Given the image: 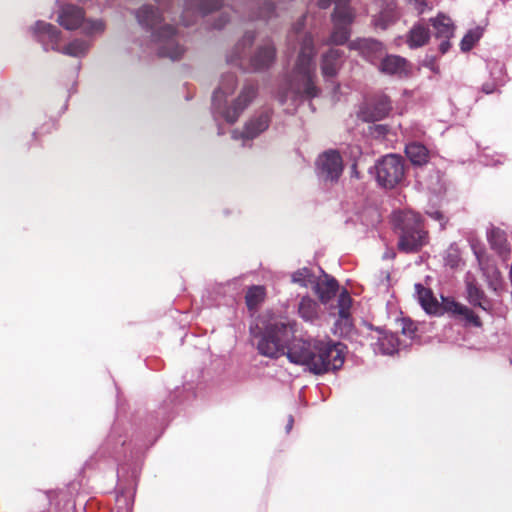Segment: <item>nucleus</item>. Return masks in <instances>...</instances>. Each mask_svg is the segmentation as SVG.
<instances>
[{"label":"nucleus","instance_id":"41","mask_svg":"<svg viewBox=\"0 0 512 512\" xmlns=\"http://www.w3.org/2000/svg\"><path fill=\"white\" fill-rule=\"evenodd\" d=\"M474 253H475V255H476L477 259H478L479 265L482 266L483 265V262H482L483 252L482 251H477V250L474 249ZM481 268H482V270H484L483 267H481Z\"/></svg>","mask_w":512,"mask_h":512},{"label":"nucleus","instance_id":"42","mask_svg":"<svg viewBox=\"0 0 512 512\" xmlns=\"http://www.w3.org/2000/svg\"><path fill=\"white\" fill-rule=\"evenodd\" d=\"M293 422H294L293 417H292V416H290V417H289V419H288L287 427H286L287 432H289V431H290V429L292 428V426H293Z\"/></svg>","mask_w":512,"mask_h":512},{"label":"nucleus","instance_id":"19","mask_svg":"<svg viewBox=\"0 0 512 512\" xmlns=\"http://www.w3.org/2000/svg\"><path fill=\"white\" fill-rule=\"evenodd\" d=\"M237 86V77L233 73H228L222 76L220 85L213 94V104L217 106L228 95H231Z\"/></svg>","mask_w":512,"mask_h":512},{"label":"nucleus","instance_id":"35","mask_svg":"<svg viewBox=\"0 0 512 512\" xmlns=\"http://www.w3.org/2000/svg\"><path fill=\"white\" fill-rule=\"evenodd\" d=\"M427 214L430 218L438 221L440 223V226L442 229L445 228V226L448 222V219L445 217V215L441 211L434 210V211L427 212Z\"/></svg>","mask_w":512,"mask_h":512},{"label":"nucleus","instance_id":"27","mask_svg":"<svg viewBox=\"0 0 512 512\" xmlns=\"http://www.w3.org/2000/svg\"><path fill=\"white\" fill-rule=\"evenodd\" d=\"M265 288L263 286H252L245 295V302L249 310H255L265 299Z\"/></svg>","mask_w":512,"mask_h":512},{"label":"nucleus","instance_id":"10","mask_svg":"<svg viewBox=\"0 0 512 512\" xmlns=\"http://www.w3.org/2000/svg\"><path fill=\"white\" fill-rule=\"evenodd\" d=\"M391 110L390 98L385 94H376L363 104L358 116L365 122H375L387 117Z\"/></svg>","mask_w":512,"mask_h":512},{"label":"nucleus","instance_id":"20","mask_svg":"<svg viewBox=\"0 0 512 512\" xmlns=\"http://www.w3.org/2000/svg\"><path fill=\"white\" fill-rule=\"evenodd\" d=\"M299 316L306 322L313 323L320 316V306L312 298L303 297L298 305Z\"/></svg>","mask_w":512,"mask_h":512},{"label":"nucleus","instance_id":"43","mask_svg":"<svg viewBox=\"0 0 512 512\" xmlns=\"http://www.w3.org/2000/svg\"><path fill=\"white\" fill-rule=\"evenodd\" d=\"M352 176H355V177H358L359 176V173L357 171V165L356 164H353L352 165Z\"/></svg>","mask_w":512,"mask_h":512},{"label":"nucleus","instance_id":"26","mask_svg":"<svg viewBox=\"0 0 512 512\" xmlns=\"http://www.w3.org/2000/svg\"><path fill=\"white\" fill-rule=\"evenodd\" d=\"M34 31L39 36H46L54 44H57L60 40V30L50 23L38 21L34 26Z\"/></svg>","mask_w":512,"mask_h":512},{"label":"nucleus","instance_id":"15","mask_svg":"<svg viewBox=\"0 0 512 512\" xmlns=\"http://www.w3.org/2000/svg\"><path fill=\"white\" fill-rule=\"evenodd\" d=\"M276 59V48L268 42L257 48L250 59V65L254 71H262L270 68Z\"/></svg>","mask_w":512,"mask_h":512},{"label":"nucleus","instance_id":"2","mask_svg":"<svg viewBox=\"0 0 512 512\" xmlns=\"http://www.w3.org/2000/svg\"><path fill=\"white\" fill-rule=\"evenodd\" d=\"M303 16L295 25V34L299 41L300 49L292 70L290 89L295 98L313 99L320 95L321 89L316 85V68L314 58L316 48L313 36L310 33L299 35L304 26Z\"/></svg>","mask_w":512,"mask_h":512},{"label":"nucleus","instance_id":"34","mask_svg":"<svg viewBox=\"0 0 512 512\" xmlns=\"http://www.w3.org/2000/svg\"><path fill=\"white\" fill-rule=\"evenodd\" d=\"M254 39H255V34L253 32L245 33L242 40L236 47V57H240V52H239L240 46H242V47L248 46L249 47L253 44Z\"/></svg>","mask_w":512,"mask_h":512},{"label":"nucleus","instance_id":"16","mask_svg":"<svg viewBox=\"0 0 512 512\" xmlns=\"http://www.w3.org/2000/svg\"><path fill=\"white\" fill-rule=\"evenodd\" d=\"M315 292L323 304L328 303L338 292L339 285L335 278L324 275V279L317 282Z\"/></svg>","mask_w":512,"mask_h":512},{"label":"nucleus","instance_id":"44","mask_svg":"<svg viewBox=\"0 0 512 512\" xmlns=\"http://www.w3.org/2000/svg\"><path fill=\"white\" fill-rule=\"evenodd\" d=\"M492 276L497 278L498 276H500V273L496 269H493L492 270Z\"/></svg>","mask_w":512,"mask_h":512},{"label":"nucleus","instance_id":"12","mask_svg":"<svg viewBox=\"0 0 512 512\" xmlns=\"http://www.w3.org/2000/svg\"><path fill=\"white\" fill-rule=\"evenodd\" d=\"M272 110L266 109L260 114L250 118L244 125L240 138L252 140L266 131L270 125Z\"/></svg>","mask_w":512,"mask_h":512},{"label":"nucleus","instance_id":"36","mask_svg":"<svg viewBox=\"0 0 512 512\" xmlns=\"http://www.w3.org/2000/svg\"><path fill=\"white\" fill-rule=\"evenodd\" d=\"M409 4L413 5L419 14H422L427 7L426 0H406Z\"/></svg>","mask_w":512,"mask_h":512},{"label":"nucleus","instance_id":"7","mask_svg":"<svg viewBox=\"0 0 512 512\" xmlns=\"http://www.w3.org/2000/svg\"><path fill=\"white\" fill-rule=\"evenodd\" d=\"M58 23L66 30H75L83 26V30L87 34L104 30L102 21H85L84 10L73 4H67L61 8Z\"/></svg>","mask_w":512,"mask_h":512},{"label":"nucleus","instance_id":"5","mask_svg":"<svg viewBox=\"0 0 512 512\" xmlns=\"http://www.w3.org/2000/svg\"><path fill=\"white\" fill-rule=\"evenodd\" d=\"M415 289L420 305L428 314L441 315L448 313L451 317L464 322L465 326L482 327L483 324L479 316L454 298L442 297V301L439 303L431 289L424 287L422 284H416Z\"/></svg>","mask_w":512,"mask_h":512},{"label":"nucleus","instance_id":"6","mask_svg":"<svg viewBox=\"0 0 512 512\" xmlns=\"http://www.w3.org/2000/svg\"><path fill=\"white\" fill-rule=\"evenodd\" d=\"M375 170L377 183L383 188L392 189L404 179V160L396 154L385 155L377 161Z\"/></svg>","mask_w":512,"mask_h":512},{"label":"nucleus","instance_id":"9","mask_svg":"<svg viewBox=\"0 0 512 512\" xmlns=\"http://www.w3.org/2000/svg\"><path fill=\"white\" fill-rule=\"evenodd\" d=\"M258 93V87L254 83H246L242 87L237 98L232 102V104L225 108L222 113L224 119L230 123L234 124L240 117V115L244 112V110L252 103V101L256 98Z\"/></svg>","mask_w":512,"mask_h":512},{"label":"nucleus","instance_id":"23","mask_svg":"<svg viewBox=\"0 0 512 512\" xmlns=\"http://www.w3.org/2000/svg\"><path fill=\"white\" fill-rule=\"evenodd\" d=\"M430 23L435 29L437 38L450 39L454 33V26L451 19L443 14H438L430 19Z\"/></svg>","mask_w":512,"mask_h":512},{"label":"nucleus","instance_id":"40","mask_svg":"<svg viewBox=\"0 0 512 512\" xmlns=\"http://www.w3.org/2000/svg\"><path fill=\"white\" fill-rule=\"evenodd\" d=\"M227 21L228 19L225 16L221 15L220 19L214 24V28L221 29L226 24Z\"/></svg>","mask_w":512,"mask_h":512},{"label":"nucleus","instance_id":"30","mask_svg":"<svg viewBox=\"0 0 512 512\" xmlns=\"http://www.w3.org/2000/svg\"><path fill=\"white\" fill-rule=\"evenodd\" d=\"M350 49H358L361 53H365V51H378L382 48V44L373 39H359L353 41L349 44Z\"/></svg>","mask_w":512,"mask_h":512},{"label":"nucleus","instance_id":"8","mask_svg":"<svg viewBox=\"0 0 512 512\" xmlns=\"http://www.w3.org/2000/svg\"><path fill=\"white\" fill-rule=\"evenodd\" d=\"M316 173L324 182L336 183L341 177L344 164L338 150L329 149L321 153L315 163Z\"/></svg>","mask_w":512,"mask_h":512},{"label":"nucleus","instance_id":"13","mask_svg":"<svg viewBox=\"0 0 512 512\" xmlns=\"http://www.w3.org/2000/svg\"><path fill=\"white\" fill-rule=\"evenodd\" d=\"M468 302L482 310L489 312L492 310V302L481 289L475 277L468 275L465 280Z\"/></svg>","mask_w":512,"mask_h":512},{"label":"nucleus","instance_id":"37","mask_svg":"<svg viewBox=\"0 0 512 512\" xmlns=\"http://www.w3.org/2000/svg\"><path fill=\"white\" fill-rule=\"evenodd\" d=\"M307 273H308V269H303L302 271H298V272L294 273V275H293L294 282H302L301 277L306 276Z\"/></svg>","mask_w":512,"mask_h":512},{"label":"nucleus","instance_id":"45","mask_svg":"<svg viewBox=\"0 0 512 512\" xmlns=\"http://www.w3.org/2000/svg\"><path fill=\"white\" fill-rule=\"evenodd\" d=\"M182 21H183V24H184L185 26H188V25L190 24L189 22L185 21V19H184V18L182 19Z\"/></svg>","mask_w":512,"mask_h":512},{"label":"nucleus","instance_id":"32","mask_svg":"<svg viewBox=\"0 0 512 512\" xmlns=\"http://www.w3.org/2000/svg\"><path fill=\"white\" fill-rule=\"evenodd\" d=\"M256 5H262L258 8V13L251 17L254 19H269L274 14V4L271 0H254Z\"/></svg>","mask_w":512,"mask_h":512},{"label":"nucleus","instance_id":"1","mask_svg":"<svg viewBox=\"0 0 512 512\" xmlns=\"http://www.w3.org/2000/svg\"><path fill=\"white\" fill-rule=\"evenodd\" d=\"M294 337L293 326L276 322L268 325L257 343L259 354L269 358L286 355L291 363L305 366L311 373L322 375L335 371L344 363L341 343L331 340H304Z\"/></svg>","mask_w":512,"mask_h":512},{"label":"nucleus","instance_id":"17","mask_svg":"<svg viewBox=\"0 0 512 512\" xmlns=\"http://www.w3.org/2000/svg\"><path fill=\"white\" fill-rule=\"evenodd\" d=\"M487 239L491 248L500 256L505 257L510 253V246L507 241L506 233L500 228L493 227L488 232Z\"/></svg>","mask_w":512,"mask_h":512},{"label":"nucleus","instance_id":"21","mask_svg":"<svg viewBox=\"0 0 512 512\" xmlns=\"http://www.w3.org/2000/svg\"><path fill=\"white\" fill-rule=\"evenodd\" d=\"M430 39V31L423 24H415L407 35V44L410 48H419L426 45Z\"/></svg>","mask_w":512,"mask_h":512},{"label":"nucleus","instance_id":"4","mask_svg":"<svg viewBox=\"0 0 512 512\" xmlns=\"http://www.w3.org/2000/svg\"><path fill=\"white\" fill-rule=\"evenodd\" d=\"M393 225L398 235L397 247L404 253H417L429 242L422 217L413 211H398L393 216Z\"/></svg>","mask_w":512,"mask_h":512},{"label":"nucleus","instance_id":"18","mask_svg":"<svg viewBox=\"0 0 512 512\" xmlns=\"http://www.w3.org/2000/svg\"><path fill=\"white\" fill-rule=\"evenodd\" d=\"M351 306H352V298L349 293L344 290L340 293L337 300V309H338V320L337 323L340 325H344L346 328H350L352 326L351 319Z\"/></svg>","mask_w":512,"mask_h":512},{"label":"nucleus","instance_id":"11","mask_svg":"<svg viewBox=\"0 0 512 512\" xmlns=\"http://www.w3.org/2000/svg\"><path fill=\"white\" fill-rule=\"evenodd\" d=\"M350 0H318V6L321 9H327L332 3L335 4L333 13L331 14L332 24L344 25L351 27L356 13L349 5Z\"/></svg>","mask_w":512,"mask_h":512},{"label":"nucleus","instance_id":"31","mask_svg":"<svg viewBox=\"0 0 512 512\" xmlns=\"http://www.w3.org/2000/svg\"><path fill=\"white\" fill-rule=\"evenodd\" d=\"M87 49L88 46L84 41L76 39L67 44L62 49V53L73 57H80L86 53Z\"/></svg>","mask_w":512,"mask_h":512},{"label":"nucleus","instance_id":"28","mask_svg":"<svg viewBox=\"0 0 512 512\" xmlns=\"http://www.w3.org/2000/svg\"><path fill=\"white\" fill-rule=\"evenodd\" d=\"M351 35V27L344 25L333 24V30L331 32L328 44L343 45L345 44Z\"/></svg>","mask_w":512,"mask_h":512},{"label":"nucleus","instance_id":"14","mask_svg":"<svg viewBox=\"0 0 512 512\" xmlns=\"http://www.w3.org/2000/svg\"><path fill=\"white\" fill-rule=\"evenodd\" d=\"M343 51L331 48L321 56L320 69L322 76L328 80L335 78L342 67Z\"/></svg>","mask_w":512,"mask_h":512},{"label":"nucleus","instance_id":"33","mask_svg":"<svg viewBox=\"0 0 512 512\" xmlns=\"http://www.w3.org/2000/svg\"><path fill=\"white\" fill-rule=\"evenodd\" d=\"M397 19V14L392 10H385L375 19V26L385 30L390 24Z\"/></svg>","mask_w":512,"mask_h":512},{"label":"nucleus","instance_id":"38","mask_svg":"<svg viewBox=\"0 0 512 512\" xmlns=\"http://www.w3.org/2000/svg\"><path fill=\"white\" fill-rule=\"evenodd\" d=\"M450 47H451V44L449 42V39H445L439 45V50L441 51L442 54H444L450 49Z\"/></svg>","mask_w":512,"mask_h":512},{"label":"nucleus","instance_id":"24","mask_svg":"<svg viewBox=\"0 0 512 512\" xmlns=\"http://www.w3.org/2000/svg\"><path fill=\"white\" fill-rule=\"evenodd\" d=\"M405 153L410 161L415 165H423L427 163L429 153L427 148L420 143H410L405 148Z\"/></svg>","mask_w":512,"mask_h":512},{"label":"nucleus","instance_id":"25","mask_svg":"<svg viewBox=\"0 0 512 512\" xmlns=\"http://www.w3.org/2000/svg\"><path fill=\"white\" fill-rule=\"evenodd\" d=\"M185 2L187 5L185 13L190 10H196L203 16L217 10L222 5L220 0H185Z\"/></svg>","mask_w":512,"mask_h":512},{"label":"nucleus","instance_id":"39","mask_svg":"<svg viewBox=\"0 0 512 512\" xmlns=\"http://www.w3.org/2000/svg\"><path fill=\"white\" fill-rule=\"evenodd\" d=\"M482 90L486 94H492L493 92L496 91V86L493 83H486L483 85Z\"/></svg>","mask_w":512,"mask_h":512},{"label":"nucleus","instance_id":"22","mask_svg":"<svg viewBox=\"0 0 512 512\" xmlns=\"http://www.w3.org/2000/svg\"><path fill=\"white\" fill-rule=\"evenodd\" d=\"M406 64L405 58L388 55L381 61L379 69L381 72L389 75L402 74L406 70Z\"/></svg>","mask_w":512,"mask_h":512},{"label":"nucleus","instance_id":"3","mask_svg":"<svg viewBox=\"0 0 512 512\" xmlns=\"http://www.w3.org/2000/svg\"><path fill=\"white\" fill-rule=\"evenodd\" d=\"M139 24L147 29L154 30L153 41L158 44V56L177 60L184 53V48L176 40V30L172 25H164L155 30L162 21V14L150 5L142 6L136 13Z\"/></svg>","mask_w":512,"mask_h":512},{"label":"nucleus","instance_id":"29","mask_svg":"<svg viewBox=\"0 0 512 512\" xmlns=\"http://www.w3.org/2000/svg\"><path fill=\"white\" fill-rule=\"evenodd\" d=\"M483 35V29L476 27L469 30L461 40L460 47L463 52L470 51Z\"/></svg>","mask_w":512,"mask_h":512}]
</instances>
